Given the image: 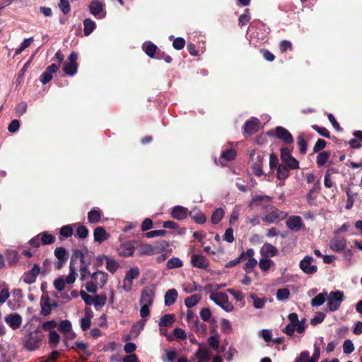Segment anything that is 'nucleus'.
I'll return each mask as SVG.
<instances>
[{
	"instance_id": "nucleus-23",
	"label": "nucleus",
	"mask_w": 362,
	"mask_h": 362,
	"mask_svg": "<svg viewBox=\"0 0 362 362\" xmlns=\"http://www.w3.org/2000/svg\"><path fill=\"white\" fill-rule=\"evenodd\" d=\"M134 247L130 242L124 243L118 248V252L120 256L130 257L134 254Z\"/></svg>"
},
{
	"instance_id": "nucleus-49",
	"label": "nucleus",
	"mask_w": 362,
	"mask_h": 362,
	"mask_svg": "<svg viewBox=\"0 0 362 362\" xmlns=\"http://www.w3.org/2000/svg\"><path fill=\"white\" fill-rule=\"evenodd\" d=\"M290 292L287 288L279 289L276 292V298L279 300H285L289 298Z\"/></svg>"
},
{
	"instance_id": "nucleus-51",
	"label": "nucleus",
	"mask_w": 362,
	"mask_h": 362,
	"mask_svg": "<svg viewBox=\"0 0 362 362\" xmlns=\"http://www.w3.org/2000/svg\"><path fill=\"white\" fill-rule=\"evenodd\" d=\"M343 351L346 354H349L354 351V346L350 339H346L343 344Z\"/></svg>"
},
{
	"instance_id": "nucleus-36",
	"label": "nucleus",
	"mask_w": 362,
	"mask_h": 362,
	"mask_svg": "<svg viewBox=\"0 0 362 362\" xmlns=\"http://www.w3.org/2000/svg\"><path fill=\"white\" fill-rule=\"evenodd\" d=\"M201 300V296L198 294H194L189 297H187L185 300V305L188 308H191L196 305Z\"/></svg>"
},
{
	"instance_id": "nucleus-39",
	"label": "nucleus",
	"mask_w": 362,
	"mask_h": 362,
	"mask_svg": "<svg viewBox=\"0 0 362 362\" xmlns=\"http://www.w3.org/2000/svg\"><path fill=\"white\" fill-rule=\"evenodd\" d=\"M91 311L86 310V317L81 320V327L83 330H86L90 327V319L92 317Z\"/></svg>"
},
{
	"instance_id": "nucleus-27",
	"label": "nucleus",
	"mask_w": 362,
	"mask_h": 362,
	"mask_svg": "<svg viewBox=\"0 0 362 362\" xmlns=\"http://www.w3.org/2000/svg\"><path fill=\"white\" fill-rule=\"evenodd\" d=\"M178 293L175 288L167 291L164 296V302L166 306H170L174 304L177 298Z\"/></svg>"
},
{
	"instance_id": "nucleus-20",
	"label": "nucleus",
	"mask_w": 362,
	"mask_h": 362,
	"mask_svg": "<svg viewBox=\"0 0 362 362\" xmlns=\"http://www.w3.org/2000/svg\"><path fill=\"white\" fill-rule=\"evenodd\" d=\"M57 70L58 66L56 64H51L46 69V71L41 75L40 81L43 84H46L48 82H49L52 79V74H55Z\"/></svg>"
},
{
	"instance_id": "nucleus-62",
	"label": "nucleus",
	"mask_w": 362,
	"mask_h": 362,
	"mask_svg": "<svg viewBox=\"0 0 362 362\" xmlns=\"http://www.w3.org/2000/svg\"><path fill=\"white\" fill-rule=\"evenodd\" d=\"M80 296L83 300V301L88 305H93L94 303V296H92L88 294L86 292L83 291H81Z\"/></svg>"
},
{
	"instance_id": "nucleus-11",
	"label": "nucleus",
	"mask_w": 362,
	"mask_h": 362,
	"mask_svg": "<svg viewBox=\"0 0 362 362\" xmlns=\"http://www.w3.org/2000/svg\"><path fill=\"white\" fill-rule=\"evenodd\" d=\"M78 59V55L76 52H73L69 57V62L64 64V67L63 69L64 71L69 76L74 75L77 71V64L76 61Z\"/></svg>"
},
{
	"instance_id": "nucleus-52",
	"label": "nucleus",
	"mask_w": 362,
	"mask_h": 362,
	"mask_svg": "<svg viewBox=\"0 0 362 362\" xmlns=\"http://www.w3.org/2000/svg\"><path fill=\"white\" fill-rule=\"evenodd\" d=\"M59 329L64 332L66 333L71 330V323L69 320H63L59 325Z\"/></svg>"
},
{
	"instance_id": "nucleus-7",
	"label": "nucleus",
	"mask_w": 362,
	"mask_h": 362,
	"mask_svg": "<svg viewBox=\"0 0 362 362\" xmlns=\"http://www.w3.org/2000/svg\"><path fill=\"white\" fill-rule=\"evenodd\" d=\"M140 274L139 269L136 267L129 269L123 279L122 288L126 292H129L133 286V280L136 279Z\"/></svg>"
},
{
	"instance_id": "nucleus-2",
	"label": "nucleus",
	"mask_w": 362,
	"mask_h": 362,
	"mask_svg": "<svg viewBox=\"0 0 362 362\" xmlns=\"http://www.w3.org/2000/svg\"><path fill=\"white\" fill-rule=\"evenodd\" d=\"M108 274L100 270H97L90 274V280L86 284L88 292L95 293L98 288H102L106 284Z\"/></svg>"
},
{
	"instance_id": "nucleus-35",
	"label": "nucleus",
	"mask_w": 362,
	"mask_h": 362,
	"mask_svg": "<svg viewBox=\"0 0 362 362\" xmlns=\"http://www.w3.org/2000/svg\"><path fill=\"white\" fill-rule=\"evenodd\" d=\"M83 32L85 35H89L95 28V23L90 18H86L83 21Z\"/></svg>"
},
{
	"instance_id": "nucleus-34",
	"label": "nucleus",
	"mask_w": 362,
	"mask_h": 362,
	"mask_svg": "<svg viewBox=\"0 0 362 362\" xmlns=\"http://www.w3.org/2000/svg\"><path fill=\"white\" fill-rule=\"evenodd\" d=\"M142 48L144 50V52H146V54L151 58H153L154 57L155 52L157 49L156 45H155L153 43L150 42H146L144 43Z\"/></svg>"
},
{
	"instance_id": "nucleus-38",
	"label": "nucleus",
	"mask_w": 362,
	"mask_h": 362,
	"mask_svg": "<svg viewBox=\"0 0 362 362\" xmlns=\"http://www.w3.org/2000/svg\"><path fill=\"white\" fill-rule=\"evenodd\" d=\"M330 157V153L328 151H322L317 156L316 163L319 167L324 165Z\"/></svg>"
},
{
	"instance_id": "nucleus-50",
	"label": "nucleus",
	"mask_w": 362,
	"mask_h": 362,
	"mask_svg": "<svg viewBox=\"0 0 362 362\" xmlns=\"http://www.w3.org/2000/svg\"><path fill=\"white\" fill-rule=\"evenodd\" d=\"M272 264V260L264 257L263 259H261L259 262V268L263 271H267L269 269L271 265Z\"/></svg>"
},
{
	"instance_id": "nucleus-12",
	"label": "nucleus",
	"mask_w": 362,
	"mask_h": 362,
	"mask_svg": "<svg viewBox=\"0 0 362 362\" xmlns=\"http://www.w3.org/2000/svg\"><path fill=\"white\" fill-rule=\"evenodd\" d=\"M4 321L12 329H17L21 326L23 320L19 314L11 313L4 317Z\"/></svg>"
},
{
	"instance_id": "nucleus-25",
	"label": "nucleus",
	"mask_w": 362,
	"mask_h": 362,
	"mask_svg": "<svg viewBox=\"0 0 362 362\" xmlns=\"http://www.w3.org/2000/svg\"><path fill=\"white\" fill-rule=\"evenodd\" d=\"M259 129V120L256 118H252L247 121L244 125V132L252 134L257 132Z\"/></svg>"
},
{
	"instance_id": "nucleus-46",
	"label": "nucleus",
	"mask_w": 362,
	"mask_h": 362,
	"mask_svg": "<svg viewBox=\"0 0 362 362\" xmlns=\"http://www.w3.org/2000/svg\"><path fill=\"white\" fill-rule=\"evenodd\" d=\"M186 319L187 322L194 325L196 327L200 324L199 319L195 316L194 312L191 310H188L186 315Z\"/></svg>"
},
{
	"instance_id": "nucleus-48",
	"label": "nucleus",
	"mask_w": 362,
	"mask_h": 362,
	"mask_svg": "<svg viewBox=\"0 0 362 362\" xmlns=\"http://www.w3.org/2000/svg\"><path fill=\"white\" fill-rule=\"evenodd\" d=\"M182 266V262L177 257L170 259L167 262L168 269L180 268Z\"/></svg>"
},
{
	"instance_id": "nucleus-14",
	"label": "nucleus",
	"mask_w": 362,
	"mask_h": 362,
	"mask_svg": "<svg viewBox=\"0 0 362 362\" xmlns=\"http://www.w3.org/2000/svg\"><path fill=\"white\" fill-rule=\"evenodd\" d=\"M190 262L194 267L206 269L209 266V260L202 255L192 254Z\"/></svg>"
},
{
	"instance_id": "nucleus-18",
	"label": "nucleus",
	"mask_w": 362,
	"mask_h": 362,
	"mask_svg": "<svg viewBox=\"0 0 362 362\" xmlns=\"http://www.w3.org/2000/svg\"><path fill=\"white\" fill-rule=\"evenodd\" d=\"M271 202L272 198L269 196H255L252 199L249 206L252 207L253 205H257L265 209L270 205Z\"/></svg>"
},
{
	"instance_id": "nucleus-59",
	"label": "nucleus",
	"mask_w": 362,
	"mask_h": 362,
	"mask_svg": "<svg viewBox=\"0 0 362 362\" xmlns=\"http://www.w3.org/2000/svg\"><path fill=\"white\" fill-rule=\"evenodd\" d=\"M257 264V261L255 258L248 259L244 265V269L247 273H250L254 267Z\"/></svg>"
},
{
	"instance_id": "nucleus-9",
	"label": "nucleus",
	"mask_w": 362,
	"mask_h": 362,
	"mask_svg": "<svg viewBox=\"0 0 362 362\" xmlns=\"http://www.w3.org/2000/svg\"><path fill=\"white\" fill-rule=\"evenodd\" d=\"M314 262V259L310 256H305L300 262V268L302 271L307 274H313L317 270V267L315 264H313Z\"/></svg>"
},
{
	"instance_id": "nucleus-63",
	"label": "nucleus",
	"mask_w": 362,
	"mask_h": 362,
	"mask_svg": "<svg viewBox=\"0 0 362 362\" xmlns=\"http://www.w3.org/2000/svg\"><path fill=\"white\" fill-rule=\"evenodd\" d=\"M200 317L204 322H208L211 317V312L209 308H204L200 311Z\"/></svg>"
},
{
	"instance_id": "nucleus-44",
	"label": "nucleus",
	"mask_w": 362,
	"mask_h": 362,
	"mask_svg": "<svg viewBox=\"0 0 362 362\" xmlns=\"http://www.w3.org/2000/svg\"><path fill=\"white\" fill-rule=\"evenodd\" d=\"M41 240V243L43 245H49L54 241V237L48 233L47 232L41 233L39 234Z\"/></svg>"
},
{
	"instance_id": "nucleus-54",
	"label": "nucleus",
	"mask_w": 362,
	"mask_h": 362,
	"mask_svg": "<svg viewBox=\"0 0 362 362\" xmlns=\"http://www.w3.org/2000/svg\"><path fill=\"white\" fill-rule=\"evenodd\" d=\"M146 320H141L136 324L134 325L132 328V332L136 334H139L141 331L144 329Z\"/></svg>"
},
{
	"instance_id": "nucleus-8",
	"label": "nucleus",
	"mask_w": 362,
	"mask_h": 362,
	"mask_svg": "<svg viewBox=\"0 0 362 362\" xmlns=\"http://www.w3.org/2000/svg\"><path fill=\"white\" fill-rule=\"evenodd\" d=\"M105 4L98 1L93 0L90 3L89 10L92 15L98 18H103L106 16V11L104 8Z\"/></svg>"
},
{
	"instance_id": "nucleus-4",
	"label": "nucleus",
	"mask_w": 362,
	"mask_h": 362,
	"mask_svg": "<svg viewBox=\"0 0 362 362\" xmlns=\"http://www.w3.org/2000/svg\"><path fill=\"white\" fill-rule=\"evenodd\" d=\"M209 299L226 312H231L234 306L229 302L228 296L223 292L211 291Z\"/></svg>"
},
{
	"instance_id": "nucleus-1",
	"label": "nucleus",
	"mask_w": 362,
	"mask_h": 362,
	"mask_svg": "<svg viewBox=\"0 0 362 362\" xmlns=\"http://www.w3.org/2000/svg\"><path fill=\"white\" fill-rule=\"evenodd\" d=\"M92 255L83 253L82 251H76L70 261L69 264V273L66 277V281L68 284H72L75 282L78 274L76 272L77 268L76 266V261L79 259V272H80V280L83 281L87 280L88 277L90 276L92 274L88 266L91 263Z\"/></svg>"
},
{
	"instance_id": "nucleus-58",
	"label": "nucleus",
	"mask_w": 362,
	"mask_h": 362,
	"mask_svg": "<svg viewBox=\"0 0 362 362\" xmlns=\"http://www.w3.org/2000/svg\"><path fill=\"white\" fill-rule=\"evenodd\" d=\"M310 353L308 351H302L296 358L295 362H310Z\"/></svg>"
},
{
	"instance_id": "nucleus-43",
	"label": "nucleus",
	"mask_w": 362,
	"mask_h": 362,
	"mask_svg": "<svg viewBox=\"0 0 362 362\" xmlns=\"http://www.w3.org/2000/svg\"><path fill=\"white\" fill-rule=\"evenodd\" d=\"M6 257L8 264L11 266L16 264L18 261V254L14 250L8 251Z\"/></svg>"
},
{
	"instance_id": "nucleus-53",
	"label": "nucleus",
	"mask_w": 362,
	"mask_h": 362,
	"mask_svg": "<svg viewBox=\"0 0 362 362\" xmlns=\"http://www.w3.org/2000/svg\"><path fill=\"white\" fill-rule=\"evenodd\" d=\"M67 284L66 281V278L64 279L63 277H59L58 279H57L54 281V288L58 291H62L65 288V284Z\"/></svg>"
},
{
	"instance_id": "nucleus-19",
	"label": "nucleus",
	"mask_w": 362,
	"mask_h": 362,
	"mask_svg": "<svg viewBox=\"0 0 362 362\" xmlns=\"http://www.w3.org/2000/svg\"><path fill=\"white\" fill-rule=\"evenodd\" d=\"M276 136L286 144H291L293 141L291 134L287 129L281 127L276 128Z\"/></svg>"
},
{
	"instance_id": "nucleus-56",
	"label": "nucleus",
	"mask_w": 362,
	"mask_h": 362,
	"mask_svg": "<svg viewBox=\"0 0 362 362\" xmlns=\"http://www.w3.org/2000/svg\"><path fill=\"white\" fill-rule=\"evenodd\" d=\"M208 342H209V346L213 349L216 350L219 346V336L217 334L211 336L208 339Z\"/></svg>"
},
{
	"instance_id": "nucleus-57",
	"label": "nucleus",
	"mask_w": 362,
	"mask_h": 362,
	"mask_svg": "<svg viewBox=\"0 0 362 362\" xmlns=\"http://www.w3.org/2000/svg\"><path fill=\"white\" fill-rule=\"evenodd\" d=\"M54 255L58 259H67L66 251L62 247H57L54 250Z\"/></svg>"
},
{
	"instance_id": "nucleus-40",
	"label": "nucleus",
	"mask_w": 362,
	"mask_h": 362,
	"mask_svg": "<svg viewBox=\"0 0 362 362\" xmlns=\"http://www.w3.org/2000/svg\"><path fill=\"white\" fill-rule=\"evenodd\" d=\"M106 269L111 272L112 274H114L119 267V263L112 258L109 257V259H107L106 262Z\"/></svg>"
},
{
	"instance_id": "nucleus-45",
	"label": "nucleus",
	"mask_w": 362,
	"mask_h": 362,
	"mask_svg": "<svg viewBox=\"0 0 362 362\" xmlns=\"http://www.w3.org/2000/svg\"><path fill=\"white\" fill-rule=\"evenodd\" d=\"M56 306V305L51 304L49 299H47L46 302L41 304V314L44 316H47L51 313L52 307Z\"/></svg>"
},
{
	"instance_id": "nucleus-33",
	"label": "nucleus",
	"mask_w": 362,
	"mask_h": 362,
	"mask_svg": "<svg viewBox=\"0 0 362 362\" xmlns=\"http://www.w3.org/2000/svg\"><path fill=\"white\" fill-rule=\"evenodd\" d=\"M175 321V316L171 314H166L160 318L159 325L160 327H170Z\"/></svg>"
},
{
	"instance_id": "nucleus-10",
	"label": "nucleus",
	"mask_w": 362,
	"mask_h": 362,
	"mask_svg": "<svg viewBox=\"0 0 362 362\" xmlns=\"http://www.w3.org/2000/svg\"><path fill=\"white\" fill-rule=\"evenodd\" d=\"M155 298V291L151 287L144 288L141 294L139 303L141 305L151 306Z\"/></svg>"
},
{
	"instance_id": "nucleus-26",
	"label": "nucleus",
	"mask_w": 362,
	"mask_h": 362,
	"mask_svg": "<svg viewBox=\"0 0 362 362\" xmlns=\"http://www.w3.org/2000/svg\"><path fill=\"white\" fill-rule=\"evenodd\" d=\"M94 240L101 243L102 242L107 240L110 235L105 231L103 227H97L93 232Z\"/></svg>"
},
{
	"instance_id": "nucleus-37",
	"label": "nucleus",
	"mask_w": 362,
	"mask_h": 362,
	"mask_svg": "<svg viewBox=\"0 0 362 362\" xmlns=\"http://www.w3.org/2000/svg\"><path fill=\"white\" fill-rule=\"evenodd\" d=\"M250 298L252 300V304L255 308L262 309L264 308L266 303V300L264 298H259L254 293H251L250 295Z\"/></svg>"
},
{
	"instance_id": "nucleus-29",
	"label": "nucleus",
	"mask_w": 362,
	"mask_h": 362,
	"mask_svg": "<svg viewBox=\"0 0 362 362\" xmlns=\"http://www.w3.org/2000/svg\"><path fill=\"white\" fill-rule=\"evenodd\" d=\"M236 157V152L233 149L227 150L221 153L218 163L221 165L224 166L226 163H223V160L230 161Z\"/></svg>"
},
{
	"instance_id": "nucleus-32",
	"label": "nucleus",
	"mask_w": 362,
	"mask_h": 362,
	"mask_svg": "<svg viewBox=\"0 0 362 362\" xmlns=\"http://www.w3.org/2000/svg\"><path fill=\"white\" fill-rule=\"evenodd\" d=\"M138 252L142 255H152L156 253V249L149 244H141L138 247Z\"/></svg>"
},
{
	"instance_id": "nucleus-55",
	"label": "nucleus",
	"mask_w": 362,
	"mask_h": 362,
	"mask_svg": "<svg viewBox=\"0 0 362 362\" xmlns=\"http://www.w3.org/2000/svg\"><path fill=\"white\" fill-rule=\"evenodd\" d=\"M288 176V170L284 165H280L277 170V177L279 179H285Z\"/></svg>"
},
{
	"instance_id": "nucleus-31",
	"label": "nucleus",
	"mask_w": 362,
	"mask_h": 362,
	"mask_svg": "<svg viewBox=\"0 0 362 362\" xmlns=\"http://www.w3.org/2000/svg\"><path fill=\"white\" fill-rule=\"evenodd\" d=\"M326 300H327V291H323L313 298L310 304L313 307L320 306Z\"/></svg>"
},
{
	"instance_id": "nucleus-42",
	"label": "nucleus",
	"mask_w": 362,
	"mask_h": 362,
	"mask_svg": "<svg viewBox=\"0 0 362 362\" xmlns=\"http://www.w3.org/2000/svg\"><path fill=\"white\" fill-rule=\"evenodd\" d=\"M73 235V228L70 225L61 228L59 231L60 239L70 238Z\"/></svg>"
},
{
	"instance_id": "nucleus-41",
	"label": "nucleus",
	"mask_w": 362,
	"mask_h": 362,
	"mask_svg": "<svg viewBox=\"0 0 362 362\" xmlns=\"http://www.w3.org/2000/svg\"><path fill=\"white\" fill-rule=\"evenodd\" d=\"M224 216V211L221 208L216 209L211 216V222L213 224L218 223Z\"/></svg>"
},
{
	"instance_id": "nucleus-17",
	"label": "nucleus",
	"mask_w": 362,
	"mask_h": 362,
	"mask_svg": "<svg viewBox=\"0 0 362 362\" xmlns=\"http://www.w3.org/2000/svg\"><path fill=\"white\" fill-rule=\"evenodd\" d=\"M346 247V240L341 237H334L329 242V247L334 252H341Z\"/></svg>"
},
{
	"instance_id": "nucleus-64",
	"label": "nucleus",
	"mask_w": 362,
	"mask_h": 362,
	"mask_svg": "<svg viewBox=\"0 0 362 362\" xmlns=\"http://www.w3.org/2000/svg\"><path fill=\"white\" fill-rule=\"evenodd\" d=\"M285 164L291 169H298L299 168L298 161L291 156L290 158L284 161Z\"/></svg>"
},
{
	"instance_id": "nucleus-30",
	"label": "nucleus",
	"mask_w": 362,
	"mask_h": 362,
	"mask_svg": "<svg viewBox=\"0 0 362 362\" xmlns=\"http://www.w3.org/2000/svg\"><path fill=\"white\" fill-rule=\"evenodd\" d=\"M102 216V211L99 209H93L90 210L88 214V220L90 223H98Z\"/></svg>"
},
{
	"instance_id": "nucleus-15",
	"label": "nucleus",
	"mask_w": 362,
	"mask_h": 362,
	"mask_svg": "<svg viewBox=\"0 0 362 362\" xmlns=\"http://www.w3.org/2000/svg\"><path fill=\"white\" fill-rule=\"evenodd\" d=\"M251 157L255 156V151H253V153L250 154ZM264 157L263 156L260 154H257L255 158H253V164L252 166V173L256 176H261L264 174L263 170L262 169V163H263Z\"/></svg>"
},
{
	"instance_id": "nucleus-24",
	"label": "nucleus",
	"mask_w": 362,
	"mask_h": 362,
	"mask_svg": "<svg viewBox=\"0 0 362 362\" xmlns=\"http://www.w3.org/2000/svg\"><path fill=\"white\" fill-rule=\"evenodd\" d=\"M277 252V249L270 243H264L260 249V254L267 258L274 257Z\"/></svg>"
},
{
	"instance_id": "nucleus-22",
	"label": "nucleus",
	"mask_w": 362,
	"mask_h": 362,
	"mask_svg": "<svg viewBox=\"0 0 362 362\" xmlns=\"http://www.w3.org/2000/svg\"><path fill=\"white\" fill-rule=\"evenodd\" d=\"M40 273V267L37 264H35L32 269L26 272L23 276V281L28 284H33L35 281L36 277Z\"/></svg>"
},
{
	"instance_id": "nucleus-61",
	"label": "nucleus",
	"mask_w": 362,
	"mask_h": 362,
	"mask_svg": "<svg viewBox=\"0 0 362 362\" xmlns=\"http://www.w3.org/2000/svg\"><path fill=\"white\" fill-rule=\"evenodd\" d=\"M325 317V313L319 312L314 316L313 318L311 319L310 324L312 325H316L317 324H320L324 320Z\"/></svg>"
},
{
	"instance_id": "nucleus-16",
	"label": "nucleus",
	"mask_w": 362,
	"mask_h": 362,
	"mask_svg": "<svg viewBox=\"0 0 362 362\" xmlns=\"http://www.w3.org/2000/svg\"><path fill=\"white\" fill-rule=\"evenodd\" d=\"M41 339L37 334H30L24 343V346L29 351H33L39 348Z\"/></svg>"
},
{
	"instance_id": "nucleus-47",
	"label": "nucleus",
	"mask_w": 362,
	"mask_h": 362,
	"mask_svg": "<svg viewBox=\"0 0 362 362\" xmlns=\"http://www.w3.org/2000/svg\"><path fill=\"white\" fill-rule=\"evenodd\" d=\"M106 300H107V297L105 295H104V294L96 295L94 296L93 305L95 308H98V307L101 308L105 304Z\"/></svg>"
},
{
	"instance_id": "nucleus-28",
	"label": "nucleus",
	"mask_w": 362,
	"mask_h": 362,
	"mask_svg": "<svg viewBox=\"0 0 362 362\" xmlns=\"http://www.w3.org/2000/svg\"><path fill=\"white\" fill-rule=\"evenodd\" d=\"M197 362H208L210 359V351L206 348L199 347L196 352Z\"/></svg>"
},
{
	"instance_id": "nucleus-5",
	"label": "nucleus",
	"mask_w": 362,
	"mask_h": 362,
	"mask_svg": "<svg viewBox=\"0 0 362 362\" xmlns=\"http://www.w3.org/2000/svg\"><path fill=\"white\" fill-rule=\"evenodd\" d=\"M344 300V294L341 291H332L327 293V306L331 312L337 310Z\"/></svg>"
},
{
	"instance_id": "nucleus-3",
	"label": "nucleus",
	"mask_w": 362,
	"mask_h": 362,
	"mask_svg": "<svg viewBox=\"0 0 362 362\" xmlns=\"http://www.w3.org/2000/svg\"><path fill=\"white\" fill-rule=\"evenodd\" d=\"M289 323L283 329L282 332L288 335L293 336L295 331L302 334L305 332L306 324L305 319L298 320V315L295 313H291L288 316Z\"/></svg>"
},
{
	"instance_id": "nucleus-6",
	"label": "nucleus",
	"mask_w": 362,
	"mask_h": 362,
	"mask_svg": "<svg viewBox=\"0 0 362 362\" xmlns=\"http://www.w3.org/2000/svg\"><path fill=\"white\" fill-rule=\"evenodd\" d=\"M287 216V214L283 211L279 210L274 206L270 208V211L263 217L262 220L267 223H277L284 220Z\"/></svg>"
},
{
	"instance_id": "nucleus-21",
	"label": "nucleus",
	"mask_w": 362,
	"mask_h": 362,
	"mask_svg": "<svg viewBox=\"0 0 362 362\" xmlns=\"http://www.w3.org/2000/svg\"><path fill=\"white\" fill-rule=\"evenodd\" d=\"M188 214V209L182 206H175L171 209V216L177 220L185 219Z\"/></svg>"
},
{
	"instance_id": "nucleus-60",
	"label": "nucleus",
	"mask_w": 362,
	"mask_h": 362,
	"mask_svg": "<svg viewBox=\"0 0 362 362\" xmlns=\"http://www.w3.org/2000/svg\"><path fill=\"white\" fill-rule=\"evenodd\" d=\"M298 145L300 148V153L305 154L307 151V143L302 134L298 136Z\"/></svg>"
},
{
	"instance_id": "nucleus-13",
	"label": "nucleus",
	"mask_w": 362,
	"mask_h": 362,
	"mask_svg": "<svg viewBox=\"0 0 362 362\" xmlns=\"http://www.w3.org/2000/svg\"><path fill=\"white\" fill-rule=\"evenodd\" d=\"M286 226L293 231H298L302 228H304V224L301 217L298 216H290L286 222Z\"/></svg>"
}]
</instances>
